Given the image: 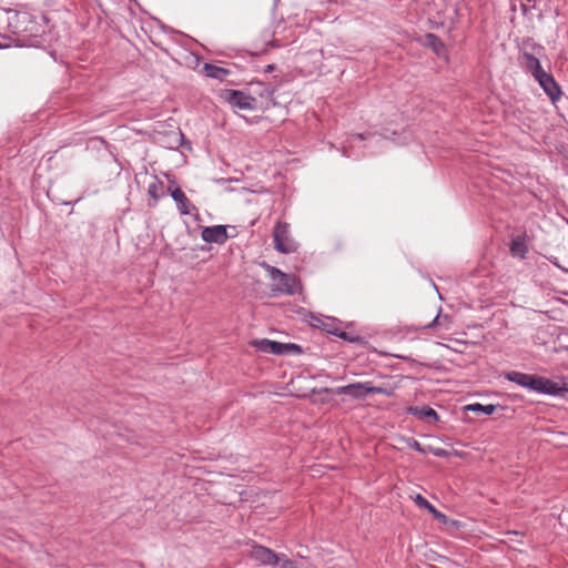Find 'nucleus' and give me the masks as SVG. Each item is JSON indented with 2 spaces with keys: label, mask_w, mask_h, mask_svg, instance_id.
<instances>
[{
  "label": "nucleus",
  "mask_w": 568,
  "mask_h": 568,
  "mask_svg": "<svg viewBox=\"0 0 568 568\" xmlns=\"http://www.w3.org/2000/svg\"><path fill=\"white\" fill-rule=\"evenodd\" d=\"M414 501L419 508L427 509L430 514L435 511V507L419 494L414 497Z\"/></svg>",
  "instance_id": "22"
},
{
  "label": "nucleus",
  "mask_w": 568,
  "mask_h": 568,
  "mask_svg": "<svg viewBox=\"0 0 568 568\" xmlns=\"http://www.w3.org/2000/svg\"><path fill=\"white\" fill-rule=\"evenodd\" d=\"M203 70L205 72L206 77L216 79L220 81H223L230 74V70L217 67L212 63H205L203 67Z\"/></svg>",
  "instance_id": "16"
},
{
  "label": "nucleus",
  "mask_w": 568,
  "mask_h": 568,
  "mask_svg": "<svg viewBox=\"0 0 568 568\" xmlns=\"http://www.w3.org/2000/svg\"><path fill=\"white\" fill-rule=\"evenodd\" d=\"M496 408H497V406H495L493 404L483 405L479 403L469 404V405L465 406L466 412H473V413L483 414V415H490L495 412Z\"/></svg>",
  "instance_id": "19"
},
{
  "label": "nucleus",
  "mask_w": 568,
  "mask_h": 568,
  "mask_svg": "<svg viewBox=\"0 0 568 568\" xmlns=\"http://www.w3.org/2000/svg\"><path fill=\"white\" fill-rule=\"evenodd\" d=\"M519 55H546L545 47L537 43L532 38L525 37L518 42Z\"/></svg>",
  "instance_id": "14"
},
{
  "label": "nucleus",
  "mask_w": 568,
  "mask_h": 568,
  "mask_svg": "<svg viewBox=\"0 0 568 568\" xmlns=\"http://www.w3.org/2000/svg\"><path fill=\"white\" fill-rule=\"evenodd\" d=\"M337 337L346 341V342H349V343H359L362 342V337L358 336V335H355L353 333H348V332H345L343 329L339 331Z\"/></svg>",
  "instance_id": "23"
},
{
  "label": "nucleus",
  "mask_w": 568,
  "mask_h": 568,
  "mask_svg": "<svg viewBox=\"0 0 568 568\" xmlns=\"http://www.w3.org/2000/svg\"><path fill=\"white\" fill-rule=\"evenodd\" d=\"M163 184L160 181H155L149 184L148 194L155 201H158L161 196L160 191L162 190Z\"/></svg>",
  "instance_id": "21"
},
{
  "label": "nucleus",
  "mask_w": 568,
  "mask_h": 568,
  "mask_svg": "<svg viewBox=\"0 0 568 568\" xmlns=\"http://www.w3.org/2000/svg\"><path fill=\"white\" fill-rule=\"evenodd\" d=\"M247 91L250 94L255 95L260 101H262L263 111L268 110L271 106L275 105L274 101V88L264 82H252L250 83Z\"/></svg>",
  "instance_id": "7"
},
{
  "label": "nucleus",
  "mask_w": 568,
  "mask_h": 568,
  "mask_svg": "<svg viewBox=\"0 0 568 568\" xmlns=\"http://www.w3.org/2000/svg\"><path fill=\"white\" fill-rule=\"evenodd\" d=\"M274 247L283 254L294 253L298 248V244L290 235V224L286 222H277L273 232Z\"/></svg>",
  "instance_id": "6"
},
{
  "label": "nucleus",
  "mask_w": 568,
  "mask_h": 568,
  "mask_svg": "<svg viewBox=\"0 0 568 568\" xmlns=\"http://www.w3.org/2000/svg\"><path fill=\"white\" fill-rule=\"evenodd\" d=\"M276 565L280 566V568H297L295 564L283 554H281Z\"/></svg>",
  "instance_id": "26"
},
{
  "label": "nucleus",
  "mask_w": 568,
  "mask_h": 568,
  "mask_svg": "<svg viewBox=\"0 0 568 568\" xmlns=\"http://www.w3.org/2000/svg\"><path fill=\"white\" fill-rule=\"evenodd\" d=\"M546 55H532V54H526V55H519L518 62L520 68L526 72L529 73L531 77H534L537 73H540L542 71V67L540 63V59L545 58Z\"/></svg>",
  "instance_id": "13"
},
{
  "label": "nucleus",
  "mask_w": 568,
  "mask_h": 568,
  "mask_svg": "<svg viewBox=\"0 0 568 568\" xmlns=\"http://www.w3.org/2000/svg\"><path fill=\"white\" fill-rule=\"evenodd\" d=\"M19 19L21 22H30L31 26L28 28H24V31L29 32L30 34H38L40 27L32 21V17L29 13H22L19 16Z\"/></svg>",
  "instance_id": "20"
},
{
  "label": "nucleus",
  "mask_w": 568,
  "mask_h": 568,
  "mask_svg": "<svg viewBox=\"0 0 568 568\" xmlns=\"http://www.w3.org/2000/svg\"><path fill=\"white\" fill-rule=\"evenodd\" d=\"M318 322H320V324L316 325L317 327H320L321 329L325 331L326 333H328L331 335H335V336L338 335L341 327H339V323L335 318L327 317V318L318 321Z\"/></svg>",
  "instance_id": "18"
},
{
  "label": "nucleus",
  "mask_w": 568,
  "mask_h": 568,
  "mask_svg": "<svg viewBox=\"0 0 568 568\" xmlns=\"http://www.w3.org/2000/svg\"><path fill=\"white\" fill-rule=\"evenodd\" d=\"M532 78L538 82L540 88L552 102H556L560 99L561 89L550 73L542 70L540 73L535 74Z\"/></svg>",
  "instance_id": "8"
},
{
  "label": "nucleus",
  "mask_w": 568,
  "mask_h": 568,
  "mask_svg": "<svg viewBox=\"0 0 568 568\" xmlns=\"http://www.w3.org/2000/svg\"><path fill=\"white\" fill-rule=\"evenodd\" d=\"M504 376L507 381L538 394L557 396L566 390V387L561 386L559 383L536 374L510 371L505 373Z\"/></svg>",
  "instance_id": "1"
},
{
  "label": "nucleus",
  "mask_w": 568,
  "mask_h": 568,
  "mask_svg": "<svg viewBox=\"0 0 568 568\" xmlns=\"http://www.w3.org/2000/svg\"><path fill=\"white\" fill-rule=\"evenodd\" d=\"M529 3H527L526 1L524 0H520V7H521V11L524 14H527L528 11H529Z\"/></svg>",
  "instance_id": "28"
},
{
  "label": "nucleus",
  "mask_w": 568,
  "mask_h": 568,
  "mask_svg": "<svg viewBox=\"0 0 568 568\" xmlns=\"http://www.w3.org/2000/svg\"><path fill=\"white\" fill-rule=\"evenodd\" d=\"M261 265L268 273L273 282L272 292L274 293V295H293L295 293V286L297 284L295 276L286 274L278 270L277 267L267 264L266 262H263Z\"/></svg>",
  "instance_id": "4"
},
{
  "label": "nucleus",
  "mask_w": 568,
  "mask_h": 568,
  "mask_svg": "<svg viewBox=\"0 0 568 568\" xmlns=\"http://www.w3.org/2000/svg\"><path fill=\"white\" fill-rule=\"evenodd\" d=\"M425 45L430 48L437 55H440L445 49L444 42L435 33H427L425 36Z\"/></svg>",
  "instance_id": "17"
},
{
  "label": "nucleus",
  "mask_w": 568,
  "mask_h": 568,
  "mask_svg": "<svg viewBox=\"0 0 568 568\" xmlns=\"http://www.w3.org/2000/svg\"><path fill=\"white\" fill-rule=\"evenodd\" d=\"M442 322H443L444 325L448 326V323L450 322L449 315H447V314L442 315Z\"/></svg>",
  "instance_id": "30"
},
{
  "label": "nucleus",
  "mask_w": 568,
  "mask_h": 568,
  "mask_svg": "<svg viewBox=\"0 0 568 568\" xmlns=\"http://www.w3.org/2000/svg\"><path fill=\"white\" fill-rule=\"evenodd\" d=\"M229 226L213 225L202 229L201 237L206 243L224 244L229 237H234L235 234L229 235Z\"/></svg>",
  "instance_id": "10"
},
{
  "label": "nucleus",
  "mask_w": 568,
  "mask_h": 568,
  "mask_svg": "<svg viewBox=\"0 0 568 568\" xmlns=\"http://www.w3.org/2000/svg\"><path fill=\"white\" fill-rule=\"evenodd\" d=\"M509 251L514 257L524 260L528 253V245L526 243V235H516L511 237Z\"/></svg>",
  "instance_id": "15"
},
{
  "label": "nucleus",
  "mask_w": 568,
  "mask_h": 568,
  "mask_svg": "<svg viewBox=\"0 0 568 568\" xmlns=\"http://www.w3.org/2000/svg\"><path fill=\"white\" fill-rule=\"evenodd\" d=\"M280 556L264 546H253L250 551V557L262 565H276Z\"/></svg>",
  "instance_id": "11"
},
{
  "label": "nucleus",
  "mask_w": 568,
  "mask_h": 568,
  "mask_svg": "<svg viewBox=\"0 0 568 568\" xmlns=\"http://www.w3.org/2000/svg\"><path fill=\"white\" fill-rule=\"evenodd\" d=\"M367 138L371 140H375V141L381 140L379 135H377L375 133H368L367 135L354 134V135H352V143H355L356 141H364Z\"/></svg>",
  "instance_id": "25"
},
{
  "label": "nucleus",
  "mask_w": 568,
  "mask_h": 568,
  "mask_svg": "<svg viewBox=\"0 0 568 568\" xmlns=\"http://www.w3.org/2000/svg\"><path fill=\"white\" fill-rule=\"evenodd\" d=\"M406 415H410L414 417L415 422L426 425H433L439 422L437 412L428 405L408 406L406 408Z\"/></svg>",
  "instance_id": "9"
},
{
  "label": "nucleus",
  "mask_w": 568,
  "mask_h": 568,
  "mask_svg": "<svg viewBox=\"0 0 568 568\" xmlns=\"http://www.w3.org/2000/svg\"><path fill=\"white\" fill-rule=\"evenodd\" d=\"M432 515L440 523L443 524H447L449 521L448 517L446 515H444L443 513L438 511L436 508H435V511L432 513Z\"/></svg>",
  "instance_id": "27"
},
{
  "label": "nucleus",
  "mask_w": 568,
  "mask_h": 568,
  "mask_svg": "<svg viewBox=\"0 0 568 568\" xmlns=\"http://www.w3.org/2000/svg\"><path fill=\"white\" fill-rule=\"evenodd\" d=\"M222 98L232 106L240 110L263 111V104L255 95L248 91L226 89L222 93Z\"/></svg>",
  "instance_id": "3"
},
{
  "label": "nucleus",
  "mask_w": 568,
  "mask_h": 568,
  "mask_svg": "<svg viewBox=\"0 0 568 568\" xmlns=\"http://www.w3.org/2000/svg\"><path fill=\"white\" fill-rule=\"evenodd\" d=\"M408 445L417 450H420L422 452V448H420V445L418 444V442H416L415 439H409L408 440Z\"/></svg>",
  "instance_id": "29"
},
{
  "label": "nucleus",
  "mask_w": 568,
  "mask_h": 568,
  "mask_svg": "<svg viewBox=\"0 0 568 568\" xmlns=\"http://www.w3.org/2000/svg\"><path fill=\"white\" fill-rule=\"evenodd\" d=\"M273 70H274V65H273V64H268V65L266 67V72H271V71H273Z\"/></svg>",
  "instance_id": "31"
},
{
  "label": "nucleus",
  "mask_w": 568,
  "mask_h": 568,
  "mask_svg": "<svg viewBox=\"0 0 568 568\" xmlns=\"http://www.w3.org/2000/svg\"><path fill=\"white\" fill-rule=\"evenodd\" d=\"M252 345L261 353L273 355H301L303 348L295 343H281L267 338L255 339Z\"/></svg>",
  "instance_id": "5"
},
{
  "label": "nucleus",
  "mask_w": 568,
  "mask_h": 568,
  "mask_svg": "<svg viewBox=\"0 0 568 568\" xmlns=\"http://www.w3.org/2000/svg\"><path fill=\"white\" fill-rule=\"evenodd\" d=\"M436 327H444V328H448L447 325H444L443 322H442V313L438 312V314L435 316V318L428 323L427 325H425V328L426 329H433V328H436Z\"/></svg>",
  "instance_id": "24"
},
{
  "label": "nucleus",
  "mask_w": 568,
  "mask_h": 568,
  "mask_svg": "<svg viewBox=\"0 0 568 568\" xmlns=\"http://www.w3.org/2000/svg\"><path fill=\"white\" fill-rule=\"evenodd\" d=\"M337 395H345L354 399H366L368 395L381 394L385 396H393L394 388L374 386L371 382H357L348 385L339 386L335 389Z\"/></svg>",
  "instance_id": "2"
},
{
  "label": "nucleus",
  "mask_w": 568,
  "mask_h": 568,
  "mask_svg": "<svg viewBox=\"0 0 568 568\" xmlns=\"http://www.w3.org/2000/svg\"><path fill=\"white\" fill-rule=\"evenodd\" d=\"M170 195L173 201L178 205V210L182 215H189L192 211H197V209L191 203L185 193L180 189H169Z\"/></svg>",
  "instance_id": "12"
},
{
  "label": "nucleus",
  "mask_w": 568,
  "mask_h": 568,
  "mask_svg": "<svg viewBox=\"0 0 568 568\" xmlns=\"http://www.w3.org/2000/svg\"><path fill=\"white\" fill-rule=\"evenodd\" d=\"M559 444L562 445V446H568V442H561Z\"/></svg>",
  "instance_id": "32"
}]
</instances>
